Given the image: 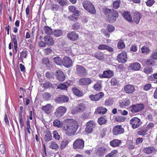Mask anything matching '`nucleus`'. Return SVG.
I'll list each match as a JSON object with an SVG mask.
<instances>
[{
    "label": "nucleus",
    "mask_w": 157,
    "mask_h": 157,
    "mask_svg": "<svg viewBox=\"0 0 157 157\" xmlns=\"http://www.w3.org/2000/svg\"><path fill=\"white\" fill-rule=\"evenodd\" d=\"M78 128V123L76 121L68 119L64 122L62 129L67 136H71L75 133Z\"/></svg>",
    "instance_id": "1"
},
{
    "label": "nucleus",
    "mask_w": 157,
    "mask_h": 157,
    "mask_svg": "<svg viewBox=\"0 0 157 157\" xmlns=\"http://www.w3.org/2000/svg\"><path fill=\"white\" fill-rule=\"evenodd\" d=\"M82 5L84 8L89 12L94 14L96 13L94 7L90 1H84L82 2Z\"/></svg>",
    "instance_id": "2"
},
{
    "label": "nucleus",
    "mask_w": 157,
    "mask_h": 157,
    "mask_svg": "<svg viewBox=\"0 0 157 157\" xmlns=\"http://www.w3.org/2000/svg\"><path fill=\"white\" fill-rule=\"evenodd\" d=\"M84 141L82 139H76L73 143V147L77 151L82 150L84 146Z\"/></svg>",
    "instance_id": "3"
},
{
    "label": "nucleus",
    "mask_w": 157,
    "mask_h": 157,
    "mask_svg": "<svg viewBox=\"0 0 157 157\" xmlns=\"http://www.w3.org/2000/svg\"><path fill=\"white\" fill-rule=\"evenodd\" d=\"M144 108V105L141 104L132 105L128 108V109L132 113H137L142 111Z\"/></svg>",
    "instance_id": "4"
},
{
    "label": "nucleus",
    "mask_w": 157,
    "mask_h": 157,
    "mask_svg": "<svg viewBox=\"0 0 157 157\" xmlns=\"http://www.w3.org/2000/svg\"><path fill=\"white\" fill-rule=\"evenodd\" d=\"M130 124L132 128L135 129L139 127L142 124L140 119L137 117L132 118L130 121Z\"/></svg>",
    "instance_id": "5"
},
{
    "label": "nucleus",
    "mask_w": 157,
    "mask_h": 157,
    "mask_svg": "<svg viewBox=\"0 0 157 157\" xmlns=\"http://www.w3.org/2000/svg\"><path fill=\"white\" fill-rule=\"evenodd\" d=\"M118 13L113 9L110 15H109L107 21L110 23L114 22L116 21V18L118 17Z\"/></svg>",
    "instance_id": "6"
},
{
    "label": "nucleus",
    "mask_w": 157,
    "mask_h": 157,
    "mask_svg": "<svg viewBox=\"0 0 157 157\" xmlns=\"http://www.w3.org/2000/svg\"><path fill=\"white\" fill-rule=\"evenodd\" d=\"M127 59L126 53L123 52L117 55V60L119 63H125L127 61Z\"/></svg>",
    "instance_id": "7"
},
{
    "label": "nucleus",
    "mask_w": 157,
    "mask_h": 157,
    "mask_svg": "<svg viewBox=\"0 0 157 157\" xmlns=\"http://www.w3.org/2000/svg\"><path fill=\"white\" fill-rule=\"evenodd\" d=\"M77 73L81 76H85L87 75V72L86 68L83 66L77 65L76 66Z\"/></svg>",
    "instance_id": "8"
},
{
    "label": "nucleus",
    "mask_w": 157,
    "mask_h": 157,
    "mask_svg": "<svg viewBox=\"0 0 157 157\" xmlns=\"http://www.w3.org/2000/svg\"><path fill=\"white\" fill-rule=\"evenodd\" d=\"M66 110L67 109L65 107L60 106L56 109L55 114L57 117H61L66 112Z\"/></svg>",
    "instance_id": "9"
},
{
    "label": "nucleus",
    "mask_w": 157,
    "mask_h": 157,
    "mask_svg": "<svg viewBox=\"0 0 157 157\" xmlns=\"http://www.w3.org/2000/svg\"><path fill=\"white\" fill-rule=\"evenodd\" d=\"M62 64L66 67L69 68L72 66V62L69 57L65 56L62 60Z\"/></svg>",
    "instance_id": "10"
},
{
    "label": "nucleus",
    "mask_w": 157,
    "mask_h": 157,
    "mask_svg": "<svg viewBox=\"0 0 157 157\" xmlns=\"http://www.w3.org/2000/svg\"><path fill=\"white\" fill-rule=\"evenodd\" d=\"M124 131V129L121 125H117L113 128V132L114 135L116 136L123 133Z\"/></svg>",
    "instance_id": "11"
},
{
    "label": "nucleus",
    "mask_w": 157,
    "mask_h": 157,
    "mask_svg": "<svg viewBox=\"0 0 157 157\" xmlns=\"http://www.w3.org/2000/svg\"><path fill=\"white\" fill-rule=\"evenodd\" d=\"M87 126L85 128V131L88 133H90L93 130V128L95 126V123L93 121H90L87 123Z\"/></svg>",
    "instance_id": "12"
},
{
    "label": "nucleus",
    "mask_w": 157,
    "mask_h": 157,
    "mask_svg": "<svg viewBox=\"0 0 157 157\" xmlns=\"http://www.w3.org/2000/svg\"><path fill=\"white\" fill-rule=\"evenodd\" d=\"M113 75V71L110 70H108L104 71L102 74H99V75L101 78H110Z\"/></svg>",
    "instance_id": "13"
},
{
    "label": "nucleus",
    "mask_w": 157,
    "mask_h": 157,
    "mask_svg": "<svg viewBox=\"0 0 157 157\" xmlns=\"http://www.w3.org/2000/svg\"><path fill=\"white\" fill-rule=\"evenodd\" d=\"M86 109V107L85 104L82 103H80L73 110V112L75 114L77 113L83 111Z\"/></svg>",
    "instance_id": "14"
},
{
    "label": "nucleus",
    "mask_w": 157,
    "mask_h": 157,
    "mask_svg": "<svg viewBox=\"0 0 157 157\" xmlns=\"http://www.w3.org/2000/svg\"><path fill=\"white\" fill-rule=\"evenodd\" d=\"M92 82L90 78H83L80 79L78 81V83L81 85L87 86Z\"/></svg>",
    "instance_id": "15"
},
{
    "label": "nucleus",
    "mask_w": 157,
    "mask_h": 157,
    "mask_svg": "<svg viewBox=\"0 0 157 157\" xmlns=\"http://www.w3.org/2000/svg\"><path fill=\"white\" fill-rule=\"evenodd\" d=\"M69 98L67 96L64 95H60L59 97H57L55 99V101L58 103L67 102Z\"/></svg>",
    "instance_id": "16"
},
{
    "label": "nucleus",
    "mask_w": 157,
    "mask_h": 157,
    "mask_svg": "<svg viewBox=\"0 0 157 157\" xmlns=\"http://www.w3.org/2000/svg\"><path fill=\"white\" fill-rule=\"evenodd\" d=\"M67 37L69 40L75 41L78 39V35L75 32L73 31L68 33Z\"/></svg>",
    "instance_id": "17"
},
{
    "label": "nucleus",
    "mask_w": 157,
    "mask_h": 157,
    "mask_svg": "<svg viewBox=\"0 0 157 157\" xmlns=\"http://www.w3.org/2000/svg\"><path fill=\"white\" fill-rule=\"evenodd\" d=\"M54 107L50 104H48L41 107L42 110L46 114H49L52 111Z\"/></svg>",
    "instance_id": "18"
},
{
    "label": "nucleus",
    "mask_w": 157,
    "mask_h": 157,
    "mask_svg": "<svg viewBox=\"0 0 157 157\" xmlns=\"http://www.w3.org/2000/svg\"><path fill=\"white\" fill-rule=\"evenodd\" d=\"M104 96V93L102 92H100L95 95H90V98L92 101H98L101 98Z\"/></svg>",
    "instance_id": "19"
},
{
    "label": "nucleus",
    "mask_w": 157,
    "mask_h": 157,
    "mask_svg": "<svg viewBox=\"0 0 157 157\" xmlns=\"http://www.w3.org/2000/svg\"><path fill=\"white\" fill-rule=\"evenodd\" d=\"M44 41L46 45L48 46L52 45L54 44V41L52 38L49 35H45L44 38Z\"/></svg>",
    "instance_id": "20"
},
{
    "label": "nucleus",
    "mask_w": 157,
    "mask_h": 157,
    "mask_svg": "<svg viewBox=\"0 0 157 157\" xmlns=\"http://www.w3.org/2000/svg\"><path fill=\"white\" fill-rule=\"evenodd\" d=\"M56 75L57 79L59 81L63 82L65 79V75L63 72L61 70H57L56 71Z\"/></svg>",
    "instance_id": "21"
},
{
    "label": "nucleus",
    "mask_w": 157,
    "mask_h": 157,
    "mask_svg": "<svg viewBox=\"0 0 157 157\" xmlns=\"http://www.w3.org/2000/svg\"><path fill=\"white\" fill-rule=\"evenodd\" d=\"M140 65L138 63H135L130 64L129 66L128 69L130 70L138 71L140 68Z\"/></svg>",
    "instance_id": "22"
},
{
    "label": "nucleus",
    "mask_w": 157,
    "mask_h": 157,
    "mask_svg": "<svg viewBox=\"0 0 157 157\" xmlns=\"http://www.w3.org/2000/svg\"><path fill=\"white\" fill-rule=\"evenodd\" d=\"M124 90L128 94L132 93L135 90L134 87L131 85H126L124 87Z\"/></svg>",
    "instance_id": "23"
},
{
    "label": "nucleus",
    "mask_w": 157,
    "mask_h": 157,
    "mask_svg": "<svg viewBox=\"0 0 157 157\" xmlns=\"http://www.w3.org/2000/svg\"><path fill=\"white\" fill-rule=\"evenodd\" d=\"M98 48L99 50H106L110 52H113L114 51L113 48L104 44L99 45Z\"/></svg>",
    "instance_id": "24"
},
{
    "label": "nucleus",
    "mask_w": 157,
    "mask_h": 157,
    "mask_svg": "<svg viewBox=\"0 0 157 157\" xmlns=\"http://www.w3.org/2000/svg\"><path fill=\"white\" fill-rule=\"evenodd\" d=\"M70 140L67 138H64L60 144V148L62 150L67 146L68 144L70 141Z\"/></svg>",
    "instance_id": "25"
},
{
    "label": "nucleus",
    "mask_w": 157,
    "mask_h": 157,
    "mask_svg": "<svg viewBox=\"0 0 157 157\" xmlns=\"http://www.w3.org/2000/svg\"><path fill=\"white\" fill-rule=\"evenodd\" d=\"M122 15L126 20L129 22H133L132 17L130 13L128 12H124L123 13Z\"/></svg>",
    "instance_id": "26"
},
{
    "label": "nucleus",
    "mask_w": 157,
    "mask_h": 157,
    "mask_svg": "<svg viewBox=\"0 0 157 157\" xmlns=\"http://www.w3.org/2000/svg\"><path fill=\"white\" fill-rule=\"evenodd\" d=\"M52 139L51 133L49 130H47L45 132L44 139L45 141L48 142Z\"/></svg>",
    "instance_id": "27"
},
{
    "label": "nucleus",
    "mask_w": 157,
    "mask_h": 157,
    "mask_svg": "<svg viewBox=\"0 0 157 157\" xmlns=\"http://www.w3.org/2000/svg\"><path fill=\"white\" fill-rule=\"evenodd\" d=\"M144 152L146 154H150L152 153L155 152L156 150L153 147L145 148L143 150Z\"/></svg>",
    "instance_id": "28"
},
{
    "label": "nucleus",
    "mask_w": 157,
    "mask_h": 157,
    "mask_svg": "<svg viewBox=\"0 0 157 157\" xmlns=\"http://www.w3.org/2000/svg\"><path fill=\"white\" fill-rule=\"evenodd\" d=\"M106 151V149L103 147H99L96 152V154L99 156H102L105 154Z\"/></svg>",
    "instance_id": "29"
},
{
    "label": "nucleus",
    "mask_w": 157,
    "mask_h": 157,
    "mask_svg": "<svg viewBox=\"0 0 157 157\" xmlns=\"http://www.w3.org/2000/svg\"><path fill=\"white\" fill-rule=\"evenodd\" d=\"M142 15L139 12L135 13L133 17V21L136 24H138L140 19L142 18Z\"/></svg>",
    "instance_id": "30"
},
{
    "label": "nucleus",
    "mask_w": 157,
    "mask_h": 157,
    "mask_svg": "<svg viewBox=\"0 0 157 157\" xmlns=\"http://www.w3.org/2000/svg\"><path fill=\"white\" fill-rule=\"evenodd\" d=\"M121 140L117 139H114L110 142V144L112 147H115L119 146L121 144Z\"/></svg>",
    "instance_id": "31"
},
{
    "label": "nucleus",
    "mask_w": 157,
    "mask_h": 157,
    "mask_svg": "<svg viewBox=\"0 0 157 157\" xmlns=\"http://www.w3.org/2000/svg\"><path fill=\"white\" fill-rule=\"evenodd\" d=\"M107 109L105 107L100 106L97 108L95 112L99 114H104L107 112Z\"/></svg>",
    "instance_id": "32"
},
{
    "label": "nucleus",
    "mask_w": 157,
    "mask_h": 157,
    "mask_svg": "<svg viewBox=\"0 0 157 157\" xmlns=\"http://www.w3.org/2000/svg\"><path fill=\"white\" fill-rule=\"evenodd\" d=\"M120 105L121 107H124L125 106H128L130 104V100L128 98L124 99L121 102H119Z\"/></svg>",
    "instance_id": "33"
},
{
    "label": "nucleus",
    "mask_w": 157,
    "mask_h": 157,
    "mask_svg": "<svg viewBox=\"0 0 157 157\" xmlns=\"http://www.w3.org/2000/svg\"><path fill=\"white\" fill-rule=\"evenodd\" d=\"M137 132V134L140 136H144L147 134L146 132L148 131L146 128H139Z\"/></svg>",
    "instance_id": "34"
},
{
    "label": "nucleus",
    "mask_w": 157,
    "mask_h": 157,
    "mask_svg": "<svg viewBox=\"0 0 157 157\" xmlns=\"http://www.w3.org/2000/svg\"><path fill=\"white\" fill-rule=\"evenodd\" d=\"M148 80L150 81H152L155 83H157V73L148 76Z\"/></svg>",
    "instance_id": "35"
},
{
    "label": "nucleus",
    "mask_w": 157,
    "mask_h": 157,
    "mask_svg": "<svg viewBox=\"0 0 157 157\" xmlns=\"http://www.w3.org/2000/svg\"><path fill=\"white\" fill-rule=\"evenodd\" d=\"M94 56L100 60H102L104 58V53L101 52H98L95 53L94 54Z\"/></svg>",
    "instance_id": "36"
},
{
    "label": "nucleus",
    "mask_w": 157,
    "mask_h": 157,
    "mask_svg": "<svg viewBox=\"0 0 157 157\" xmlns=\"http://www.w3.org/2000/svg\"><path fill=\"white\" fill-rule=\"evenodd\" d=\"M12 40L14 44V49L16 52H17V39H16V35L13 34L12 35Z\"/></svg>",
    "instance_id": "37"
},
{
    "label": "nucleus",
    "mask_w": 157,
    "mask_h": 157,
    "mask_svg": "<svg viewBox=\"0 0 157 157\" xmlns=\"http://www.w3.org/2000/svg\"><path fill=\"white\" fill-rule=\"evenodd\" d=\"M49 147L52 149H55L56 150H58L59 148L58 144L54 141H51L50 143V144Z\"/></svg>",
    "instance_id": "38"
},
{
    "label": "nucleus",
    "mask_w": 157,
    "mask_h": 157,
    "mask_svg": "<svg viewBox=\"0 0 157 157\" xmlns=\"http://www.w3.org/2000/svg\"><path fill=\"white\" fill-rule=\"evenodd\" d=\"M44 29L45 33L47 35H51L53 34L52 29L48 26H44Z\"/></svg>",
    "instance_id": "39"
},
{
    "label": "nucleus",
    "mask_w": 157,
    "mask_h": 157,
    "mask_svg": "<svg viewBox=\"0 0 157 157\" xmlns=\"http://www.w3.org/2000/svg\"><path fill=\"white\" fill-rule=\"evenodd\" d=\"M53 125L58 128H61L63 127V124L62 122H61L58 119H56L53 121Z\"/></svg>",
    "instance_id": "40"
},
{
    "label": "nucleus",
    "mask_w": 157,
    "mask_h": 157,
    "mask_svg": "<svg viewBox=\"0 0 157 157\" xmlns=\"http://www.w3.org/2000/svg\"><path fill=\"white\" fill-rule=\"evenodd\" d=\"M72 90L75 95L78 97L82 96L83 95L82 92V91H80L78 89L76 88H72Z\"/></svg>",
    "instance_id": "41"
},
{
    "label": "nucleus",
    "mask_w": 157,
    "mask_h": 157,
    "mask_svg": "<svg viewBox=\"0 0 157 157\" xmlns=\"http://www.w3.org/2000/svg\"><path fill=\"white\" fill-rule=\"evenodd\" d=\"M43 98L45 101L49 100L51 97V94L48 92H45L42 95Z\"/></svg>",
    "instance_id": "42"
},
{
    "label": "nucleus",
    "mask_w": 157,
    "mask_h": 157,
    "mask_svg": "<svg viewBox=\"0 0 157 157\" xmlns=\"http://www.w3.org/2000/svg\"><path fill=\"white\" fill-rule=\"evenodd\" d=\"M107 120L105 116L100 117L98 119V123L100 125H102L106 122Z\"/></svg>",
    "instance_id": "43"
},
{
    "label": "nucleus",
    "mask_w": 157,
    "mask_h": 157,
    "mask_svg": "<svg viewBox=\"0 0 157 157\" xmlns=\"http://www.w3.org/2000/svg\"><path fill=\"white\" fill-rule=\"evenodd\" d=\"M53 33L55 36L58 37L61 36L63 34V31L60 29H56L54 30Z\"/></svg>",
    "instance_id": "44"
},
{
    "label": "nucleus",
    "mask_w": 157,
    "mask_h": 157,
    "mask_svg": "<svg viewBox=\"0 0 157 157\" xmlns=\"http://www.w3.org/2000/svg\"><path fill=\"white\" fill-rule=\"evenodd\" d=\"M42 64L45 65L46 66H49L50 64L49 59L48 57H43L41 59Z\"/></svg>",
    "instance_id": "45"
},
{
    "label": "nucleus",
    "mask_w": 157,
    "mask_h": 157,
    "mask_svg": "<svg viewBox=\"0 0 157 157\" xmlns=\"http://www.w3.org/2000/svg\"><path fill=\"white\" fill-rule=\"evenodd\" d=\"M118 153L117 150H113L107 155L105 157H114L116 156Z\"/></svg>",
    "instance_id": "46"
},
{
    "label": "nucleus",
    "mask_w": 157,
    "mask_h": 157,
    "mask_svg": "<svg viewBox=\"0 0 157 157\" xmlns=\"http://www.w3.org/2000/svg\"><path fill=\"white\" fill-rule=\"evenodd\" d=\"M62 59L59 56H57L53 58V60L55 63L58 65H61L62 63Z\"/></svg>",
    "instance_id": "47"
},
{
    "label": "nucleus",
    "mask_w": 157,
    "mask_h": 157,
    "mask_svg": "<svg viewBox=\"0 0 157 157\" xmlns=\"http://www.w3.org/2000/svg\"><path fill=\"white\" fill-rule=\"evenodd\" d=\"M117 47L120 49H123L125 47V45L122 40L121 39L118 41Z\"/></svg>",
    "instance_id": "48"
},
{
    "label": "nucleus",
    "mask_w": 157,
    "mask_h": 157,
    "mask_svg": "<svg viewBox=\"0 0 157 157\" xmlns=\"http://www.w3.org/2000/svg\"><path fill=\"white\" fill-rule=\"evenodd\" d=\"M120 3V0H118L114 1L113 3V8L116 9H118L119 7Z\"/></svg>",
    "instance_id": "49"
},
{
    "label": "nucleus",
    "mask_w": 157,
    "mask_h": 157,
    "mask_svg": "<svg viewBox=\"0 0 157 157\" xmlns=\"http://www.w3.org/2000/svg\"><path fill=\"white\" fill-rule=\"evenodd\" d=\"M28 53V52L27 51L26 49L25 48L23 51L20 53V57L25 58H26L27 54Z\"/></svg>",
    "instance_id": "50"
},
{
    "label": "nucleus",
    "mask_w": 157,
    "mask_h": 157,
    "mask_svg": "<svg viewBox=\"0 0 157 157\" xmlns=\"http://www.w3.org/2000/svg\"><path fill=\"white\" fill-rule=\"evenodd\" d=\"M18 119L20 123L21 128H22L24 126V121L22 118V114H19Z\"/></svg>",
    "instance_id": "51"
},
{
    "label": "nucleus",
    "mask_w": 157,
    "mask_h": 157,
    "mask_svg": "<svg viewBox=\"0 0 157 157\" xmlns=\"http://www.w3.org/2000/svg\"><path fill=\"white\" fill-rule=\"evenodd\" d=\"M153 71L152 67H146L144 69V72L147 74H150L153 72Z\"/></svg>",
    "instance_id": "52"
},
{
    "label": "nucleus",
    "mask_w": 157,
    "mask_h": 157,
    "mask_svg": "<svg viewBox=\"0 0 157 157\" xmlns=\"http://www.w3.org/2000/svg\"><path fill=\"white\" fill-rule=\"evenodd\" d=\"M112 11V9H110L107 8H105L103 10V12L106 15H107L108 16V17H109V15H110L111 14Z\"/></svg>",
    "instance_id": "53"
},
{
    "label": "nucleus",
    "mask_w": 157,
    "mask_h": 157,
    "mask_svg": "<svg viewBox=\"0 0 157 157\" xmlns=\"http://www.w3.org/2000/svg\"><path fill=\"white\" fill-rule=\"evenodd\" d=\"M51 8L53 11L55 13L59 10V7L57 5L53 4L51 6Z\"/></svg>",
    "instance_id": "54"
},
{
    "label": "nucleus",
    "mask_w": 157,
    "mask_h": 157,
    "mask_svg": "<svg viewBox=\"0 0 157 157\" xmlns=\"http://www.w3.org/2000/svg\"><path fill=\"white\" fill-rule=\"evenodd\" d=\"M115 28L112 25H108L106 28L107 31L109 33H112L114 30Z\"/></svg>",
    "instance_id": "55"
},
{
    "label": "nucleus",
    "mask_w": 157,
    "mask_h": 157,
    "mask_svg": "<svg viewBox=\"0 0 157 157\" xmlns=\"http://www.w3.org/2000/svg\"><path fill=\"white\" fill-rule=\"evenodd\" d=\"M150 51V49L145 46H143L141 48L142 52L144 54H147Z\"/></svg>",
    "instance_id": "56"
},
{
    "label": "nucleus",
    "mask_w": 157,
    "mask_h": 157,
    "mask_svg": "<svg viewBox=\"0 0 157 157\" xmlns=\"http://www.w3.org/2000/svg\"><path fill=\"white\" fill-rule=\"evenodd\" d=\"M80 25L78 23H74L72 25V29L74 30H76L78 29L80 27Z\"/></svg>",
    "instance_id": "57"
},
{
    "label": "nucleus",
    "mask_w": 157,
    "mask_h": 157,
    "mask_svg": "<svg viewBox=\"0 0 157 157\" xmlns=\"http://www.w3.org/2000/svg\"><path fill=\"white\" fill-rule=\"evenodd\" d=\"M52 84L49 82H47L43 84V87L46 89L52 87Z\"/></svg>",
    "instance_id": "58"
},
{
    "label": "nucleus",
    "mask_w": 157,
    "mask_h": 157,
    "mask_svg": "<svg viewBox=\"0 0 157 157\" xmlns=\"http://www.w3.org/2000/svg\"><path fill=\"white\" fill-rule=\"evenodd\" d=\"M53 137L56 140H59L60 139V136L58 133V132L56 131L53 132Z\"/></svg>",
    "instance_id": "59"
},
{
    "label": "nucleus",
    "mask_w": 157,
    "mask_h": 157,
    "mask_svg": "<svg viewBox=\"0 0 157 157\" xmlns=\"http://www.w3.org/2000/svg\"><path fill=\"white\" fill-rule=\"evenodd\" d=\"M102 86L99 83H97L94 85V88L97 91H100L101 89Z\"/></svg>",
    "instance_id": "60"
},
{
    "label": "nucleus",
    "mask_w": 157,
    "mask_h": 157,
    "mask_svg": "<svg viewBox=\"0 0 157 157\" xmlns=\"http://www.w3.org/2000/svg\"><path fill=\"white\" fill-rule=\"evenodd\" d=\"M57 87L58 89L63 90L67 88V86L65 84L61 83L57 86Z\"/></svg>",
    "instance_id": "61"
},
{
    "label": "nucleus",
    "mask_w": 157,
    "mask_h": 157,
    "mask_svg": "<svg viewBox=\"0 0 157 157\" xmlns=\"http://www.w3.org/2000/svg\"><path fill=\"white\" fill-rule=\"evenodd\" d=\"M146 63L148 66H151L154 64L155 62L153 59H148L146 62Z\"/></svg>",
    "instance_id": "62"
},
{
    "label": "nucleus",
    "mask_w": 157,
    "mask_h": 157,
    "mask_svg": "<svg viewBox=\"0 0 157 157\" xmlns=\"http://www.w3.org/2000/svg\"><path fill=\"white\" fill-rule=\"evenodd\" d=\"M113 104L112 101L110 99H106L105 102V105L109 106Z\"/></svg>",
    "instance_id": "63"
},
{
    "label": "nucleus",
    "mask_w": 157,
    "mask_h": 157,
    "mask_svg": "<svg viewBox=\"0 0 157 157\" xmlns=\"http://www.w3.org/2000/svg\"><path fill=\"white\" fill-rule=\"evenodd\" d=\"M155 2L154 0H147V2H146V5L147 6H151Z\"/></svg>",
    "instance_id": "64"
}]
</instances>
